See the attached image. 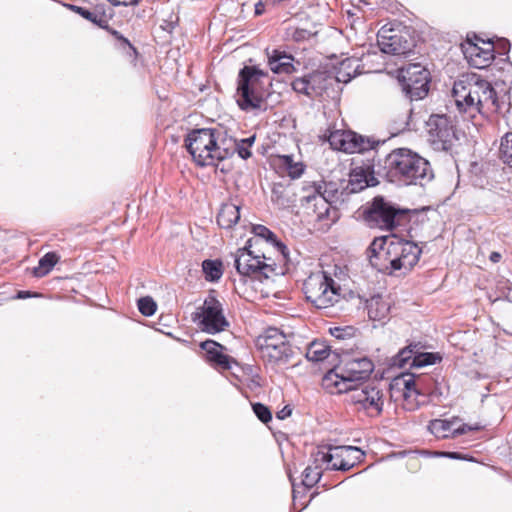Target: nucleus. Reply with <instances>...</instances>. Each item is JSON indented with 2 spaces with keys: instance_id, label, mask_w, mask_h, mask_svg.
I'll use <instances>...</instances> for the list:
<instances>
[{
  "instance_id": "nucleus-36",
  "label": "nucleus",
  "mask_w": 512,
  "mask_h": 512,
  "mask_svg": "<svg viewBox=\"0 0 512 512\" xmlns=\"http://www.w3.org/2000/svg\"><path fill=\"white\" fill-rule=\"evenodd\" d=\"M202 270L207 281H218L223 274L222 262L219 260H204Z\"/></svg>"
},
{
  "instance_id": "nucleus-17",
  "label": "nucleus",
  "mask_w": 512,
  "mask_h": 512,
  "mask_svg": "<svg viewBox=\"0 0 512 512\" xmlns=\"http://www.w3.org/2000/svg\"><path fill=\"white\" fill-rule=\"evenodd\" d=\"M324 190L322 197H318L315 202L307 205L306 212L311 215L315 221L325 222V225L334 223L339 215L334 204L339 200L342 192L340 185H329Z\"/></svg>"
},
{
  "instance_id": "nucleus-2",
  "label": "nucleus",
  "mask_w": 512,
  "mask_h": 512,
  "mask_svg": "<svg viewBox=\"0 0 512 512\" xmlns=\"http://www.w3.org/2000/svg\"><path fill=\"white\" fill-rule=\"evenodd\" d=\"M459 111L474 115L498 112L501 102L491 83L475 73L461 75L453 85Z\"/></svg>"
},
{
  "instance_id": "nucleus-19",
  "label": "nucleus",
  "mask_w": 512,
  "mask_h": 512,
  "mask_svg": "<svg viewBox=\"0 0 512 512\" xmlns=\"http://www.w3.org/2000/svg\"><path fill=\"white\" fill-rule=\"evenodd\" d=\"M428 429L435 437L447 439L455 438L469 431H478L481 426L479 424H461L459 417H452L450 419H434L430 421Z\"/></svg>"
},
{
  "instance_id": "nucleus-27",
  "label": "nucleus",
  "mask_w": 512,
  "mask_h": 512,
  "mask_svg": "<svg viewBox=\"0 0 512 512\" xmlns=\"http://www.w3.org/2000/svg\"><path fill=\"white\" fill-rule=\"evenodd\" d=\"M240 219V207L237 204L227 202L221 205L217 215V223L220 227L230 229Z\"/></svg>"
},
{
  "instance_id": "nucleus-45",
  "label": "nucleus",
  "mask_w": 512,
  "mask_h": 512,
  "mask_svg": "<svg viewBox=\"0 0 512 512\" xmlns=\"http://www.w3.org/2000/svg\"><path fill=\"white\" fill-rule=\"evenodd\" d=\"M287 171L292 178H298L302 175L304 168L301 163H294L292 166H288Z\"/></svg>"
},
{
  "instance_id": "nucleus-14",
  "label": "nucleus",
  "mask_w": 512,
  "mask_h": 512,
  "mask_svg": "<svg viewBox=\"0 0 512 512\" xmlns=\"http://www.w3.org/2000/svg\"><path fill=\"white\" fill-rule=\"evenodd\" d=\"M361 456V450L354 446L318 448L313 454L315 463L325 464L326 469L342 471L350 470Z\"/></svg>"
},
{
  "instance_id": "nucleus-40",
  "label": "nucleus",
  "mask_w": 512,
  "mask_h": 512,
  "mask_svg": "<svg viewBox=\"0 0 512 512\" xmlns=\"http://www.w3.org/2000/svg\"><path fill=\"white\" fill-rule=\"evenodd\" d=\"M414 356V351L411 349V347H405L400 350L396 356L393 357L392 365L399 368H405L406 365L411 364Z\"/></svg>"
},
{
  "instance_id": "nucleus-43",
  "label": "nucleus",
  "mask_w": 512,
  "mask_h": 512,
  "mask_svg": "<svg viewBox=\"0 0 512 512\" xmlns=\"http://www.w3.org/2000/svg\"><path fill=\"white\" fill-rule=\"evenodd\" d=\"M291 85L294 91L312 97V92L309 87L310 85L307 75L294 79Z\"/></svg>"
},
{
  "instance_id": "nucleus-8",
  "label": "nucleus",
  "mask_w": 512,
  "mask_h": 512,
  "mask_svg": "<svg viewBox=\"0 0 512 512\" xmlns=\"http://www.w3.org/2000/svg\"><path fill=\"white\" fill-rule=\"evenodd\" d=\"M247 246L238 249L235 254V268L237 272L244 277L262 281L268 279L271 275H276V264L265 253L259 254L252 250V240L247 242Z\"/></svg>"
},
{
  "instance_id": "nucleus-38",
  "label": "nucleus",
  "mask_w": 512,
  "mask_h": 512,
  "mask_svg": "<svg viewBox=\"0 0 512 512\" xmlns=\"http://www.w3.org/2000/svg\"><path fill=\"white\" fill-rule=\"evenodd\" d=\"M441 356L438 353H418L414 356L410 366L411 367H423L427 365L435 364L441 361Z\"/></svg>"
},
{
  "instance_id": "nucleus-48",
  "label": "nucleus",
  "mask_w": 512,
  "mask_h": 512,
  "mask_svg": "<svg viewBox=\"0 0 512 512\" xmlns=\"http://www.w3.org/2000/svg\"><path fill=\"white\" fill-rule=\"evenodd\" d=\"M442 455L451 459H464L463 455L458 452H443Z\"/></svg>"
},
{
  "instance_id": "nucleus-39",
  "label": "nucleus",
  "mask_w": 512,
  "mask_h": 512,
  "mask_svg": "<svg viewBox=\"0 0 512 512\" xmlns=\"http://www.w3.org/2000/svg\"><path fill=\"white\" fill-rule=\"evenodd\" d=\"M286 39L295 42H302L308 40L312 36V32L295 26H288L285 32Z\"/></svg>"
},
{
  "instance_id": "nucleus-4",
  "label": "nucleus",
  "mask_w": 512,
  "mask_h": 512,
  "mask_svg": "<svg viewBox=\"0 0 512 512\" xmlns=\"http://www.w3.org/2000/svg\"><path fill=\"white\" fill-rule=\"evenodd\" d=\"M185 146L199 166H214L229 155L221 129H194L187 134Z\"/></svg>"
},
{
  "instance_id": "nucleus-42",
  "label": "nucleus",
  "mask_w": 512,
  "mask_h": 512,
  "mask_svg": "<svg viewBox=\"0 0 512 512\" xmlns=\"http://www.w3.org/2000/svg\"><path fill=\"white\" fill-rule=\"evenodd\" d=\"M156 302L149 296L138 300V309L144 316H152L156 312Z\"/></svg>"
},
{
  "instance_id": "nucleus-31",
  "label": "nucleus",
  "mask_w": 512,
  "mask_h": 512,
  "mask_svg": "<svg viewBox=\"0 0 512 512\" xmlns=\"http://www.w3.org/2000/svg\"><path fill=\"white\" fill-rule=\"evenodd\" d=\"M256 236L264 239L267 243H270L277 251L281 254L283 259L286 258L287 247L280 241L277 240L276 235L263 225H256L253 228Z\"/></svg>"
},
{
  "instance_id": "nucleus-53",
  "label": "nucleus",
  "mask_w": 512,
  "mask_h": 512,
  "mask_svg": "<svg viewBox=\"0 0 512 512\" xmlns=\"http://www.w3.org/2000/svg\"><path fill=\"white\" fill-rule=\"evenodd\" d=\"M291 414V410L290 409H287V407H285L283 410H281L279 413H278V417L280 419H284L286 416L290 415Z\"/></svg>"
},
{
  "instance_id": "nucleus-55",
  "label": "nucleus",
  "mask_w": 512,
  "mask_h": 512,
  "mask_svg": "<svg viewBox=\"0 0 512 512\" xmlns=\"http://www.w3.org/2000/svg\"><path fill=\"white\" fill-rule=\"evenodd\" d=\"M340 331H341V329L335 328V330H334V332H332V334L339 338V337H341Z\"/></svg>"
},
{
  "instance_id": "nucleus-32",
  "label": "nucleus",
  "mask_w": 512,
  "mask_h": 512,
  "mask_svg": "<svg viewBox=\"0 0 512 512\" xmlns=\"http://www.w3.org/2000/svg\"><path fill=\"white\" fill-rule=\"evenodd\" d=\"M271 201L279 208H286L292 203L290 189L282 183H275L271 190Z\"/></svg>"
},
{
  "instance_id": "nucleus-37",
  "label": "nucleus",
  "mask_w": 512,
  "mask_h": 512,
  "mask_svg": "<svg viewBox=\"0 0 512 512\" xmlns=\"http://www.w3.org/2000/svg\"><path fill=\"white\" fill-rule=\"evenodd\" d=\"M499 156L504 164L512 168V132L502 137Z\"/></svg>"
},
{
  "instance_id": "nucleus-26",
  "label": "nucleus",
  "mask_w": 512,
  "mask_h": 512,
  "mask_svg": "<svg viewBox=\"0 0 512 512\" xmlns=\"http://www.w3.org/2000/svg\"><path fill=\"white\" fill-rule=\"evenodd\" d=\"M68 8L96 26L102 29L108 28V20L106 18L105 11L101 7L96 6L93 9H87L81 6L69 4Z\"/></svg>"
},
{
  "instance_id": "nucleus-3",
  "label": "nucleus",
  "mask_w": 512,
  "mask_h": 512,
  "mask_svg": "<svg viewBox=\"0 0 512 512\" xmlns=\"http://www.w3.org/2000/svg\"><path fill=\"white\" fill-rule=\"evenodd\" d=\"M422 250L417 244L398 237L375 238L368 247L370 264L378 270L409 271L419 261Z\"/></svg>"
},
{
  "instance_id": "nucleus-33",
  "label": "nucleus",
  "mask_w": 512,
  "mask_h": 512,
  "mask_svg": "<svg viewBox=\"0 0 512 512\" xmlns=\"http://www.w3.org/2000/svg\"><path fill=\"white\" fill-rule=\"evenodd\" d=\"M330 354V348L324 342L313 341L306 349V358L309 361L319 362L326 359Z\"/></svg>"
},
{
  "instance_id": "nucleus-10",
  "label": "nucleus",
  "mask_w": 512,
  "mask_h": 512,
  "mask_svg": "<svg viewBox=\"0 0 512 512\" xmlns=\"http://www.w3.org/2000/svg\"><path fill=\"white\" fill-rule=\"evenodd\" d=\"M408 212L407 209H401L383 197H375L371 207L365 212V219L372 226L392 230L407 220Z\"/></svg>"
},
{
  "instance_id": "nucleus-29",
  "label": "nucleus",
  "mask_w": 512,
  "mask_h": 512,
  "mask_svg": "<svg viewBox=\"0 0 512 512\" xmlns=\"http://www.w3.org/2000/svg\"><path fill=\"white\" fill-rule=\"evenodd\" d=\"M359 69L358 61L354 58H346L340 62L337 70L335 79L338 82L347 83L354 78Z\"/></svg>"
},
{
  "instance_id": "nucleus-52",
  "label": "nucleus",
  "mask_w": 512,
  "mask_h": 512,
  "mask_svg": "<svg viewBox=\"0 0 512 512\" xmlns=\"http://www.w3.org/2000/svg\"><path fill=\"white\" fill-rule=\"evenodd\" d=\"M501 259V254L498 252H492L490 255V260L494 263L499 262Z\"/></svg>"
},
{
  "instance_id": "nucleus-9",
  "label": "nucleus",
  "mask_w": 512,
  "mask_h": 512,
  "mask_svg": "<svg viewBox=\"0 0 512 512\" xmlns=\"http://www.w3.org/2000/svg\"><path fill=\"white\" fill-rule=\"evenodd\" d=\"M256 347L261 357L269 363H286L294 355V350L286 336L277 328H268L256 339Z\"/></svg>"
},
{
  "instance_id": "nucleus-46",
  "label": "nucleus",
  "mask_w": 512,
  "mask_h": 512,
  "mask_svg": "<svg viewBox=\"0 0 512 512\" xmlns=\"http://www.w3.org/2000/svg\"><path fill=\"white\" fill-rule=\"evenodd\" d=\"M106 30H108L117 40L121 41L123 45L128 46L129 48H132V45L129 42V40L127 38H125L122 34H120V32H118L117 30L111 29L109 26Z\"/></svg>"
},
{
  "instance_id": "nucleus-18",
  "label": "nucleus",
  "mask_w": 512,
  "mask_h": 512,
  "mask_svg": "<svg viewBox=\"0 0 512 512\" xmlns=\"http://www.w3.org/2000/svg\"><path fill=\"white\" fill-rule=\"evenodd\" d=\"M377 44L383 53L404 55L411 51L407 34L399 29L382 27L377 34Z\"/></svg>"
},
{
  "instance_id": "nucleus-16",
  "label": "nucleus",
  "mask_w": 512,
  "mask_h": 512,
  "mask_svg": "<svg viewBox=\"0 0 512 512\" xmlns=\"http://www.w3.org/2000/svg\"><path fill=\"white\" fill-rule=\"evenodd\" d=\"M334 150L345 153H363L374 146L370 138L359 135L351 130L328 128L323 135Z\"/></svg>"
},
{
  "instance_id": "nucleus-28",
  "label": "nucleus",
  "mask_w": 512,
  "mask_h": 512,
  "mask_svg": "<svg viewBox=\"0 0 512 512\" xmlns=\"http://www.w3.org/2000/svg\"><path fill=\"white\" fill-rule=\"evenodd\" d=\"M307 76L312 96L321 95L333 81V78L325 71H314Z\"/></svg>"
},
{
  "instance_id": "nucleus-5",
  "label": "nucleus",
  "mask_w": 512,
  "mask_h": 512,
  "mask_svg": "<svg viewBox=\"0 0 512 512\" xmlns=\"http://www.w3.org/2000/svg\"><path fill=\"white\" fill-rule=\"evenodd\" d=\"M330 370L323 378V386L330 393H347L355 382L363 380L373 372L374 364L366 356L349 357L343 361V366Z\"/></svg>"
},
{
  "instance_id": "nucleus-51",
  "label": "nucleus",
  "mask_w": 512,
  "mask_h": 512,
  "mask_svg": "<svg viewBox=\"0 0 512 512\" xmlns=\"http://www.w3.org/2000/svg\"><path fill=\"white\" fill-rule=\"evenodd\" d=\"M282 161L287 169H288V166H292L294 164L291 156H283Z\"/></svg>"
},
{
  "instance_id": "nucleus-47",
  "label": "nucleus",
  "mask_w": 512,
  "mask_h": 512,
  "mask_svg": "<svg viewBox=\"0 0 512 512\" xmlns=\"http://www.w3.org/2000/svg\"><path fill=\"white\" fill-rule=\"evenodd\" d=\"M114 6H134L138 4V0H108Z\"/></svg>"
},
{
  "instance_id": "nucleus-50",
  "label": "nucleus",
  "mask_w": 512,
  "mask_h": 512,
  "mask_svg": "<svg viewBox=\"0 0 512 512\" xmlns=\"http://www.w3.org/2000/svg\"><path fill=\"white\" fill-rule=\"evenodd\" d=\"M410 113H411V110L408 109L407 112H406V116L404 117V119L402 120L401 122V130L405 129L407 126H408V119L410 117Z\"/></svg>"
},
{
  "instance_id": "nucleus-21",
  "label": "nucleus",
  "mask_w": 512,
  "mask_h": 512,
  "mask_svg": "<svg viewBox=\"0 0 512 512\" xmlns=\"http://www.w3.org/2000/svg\"><path fill=\"white\" fill-rule=\"evenodd\" d=\"M200 347L205 351L206 360L217 370L226 371L231 369L232 358L223 353L224 347L213 341L201 342Z\"/></svg>"
},
{
  "instance_id": "nucleus-23",
  "label": "nucleus",
  "mask_w": 512,
  "mask_h": 512,
  "mask_svg": "<svg viewBox=\"0 0 512 512\" xmlns=\"http://www.w3.org/2000/svg\"><path fill=\"white\" fill-rule=\"evenodd\" d=\"M377 183L373 175H370L364 168L359 167L353 169L350 173L346 189H348L350 193H357L368 186H375Z\"/></svg>"
},
{
  "instance_id": "nucleus-56",
  "label": "nucleus",
  "mask_w": 512,
  "mask_h": 512,
  "mask_svg": "<svg viewBox=\"0 0 512 512\" xmlns=\"http://www.w3.org/2000/svg\"><path fill=\"white\" fill-rule=\"evenodd\" d=\"M296 492H297V491H296V489L294 488V489H293V497H294V498H296Z\"/></svg>"
},
{
  "instance_id": "nucleus-7",
  "label": "nucleus",
  "mask_w": 512,
  "mask_h": 512,
  "mask_svg": "<svg viewBox=\"0 0 512 512\" xmlns=\"http://www.w3.org/2000/svg\"><path fill=\"white\" fill-rule=\"evenodd\" d=\"M308 301L319 309L333 306L341 296V286L327 271L311 274L304 282Z\"/></svg>"
},
{
  "instance_id": "nucleus-15",
  "label": "nucleus",
  "mask_w": 512,
  "mask_h": 512,
  "mask_svg": "<svg viewBox=\"0 0 512 512\" xmlns=\"http://www.w3.org/2000/svg\"><path fill=\"white\" fill-rule=\"evenodd\" d=\"M349 401L364 410L371 417L379 416L383 411L384 393L374 383L355 385L347 391Z\"/></svg>"
},
{
  "instance_id": "nucleus-12",
  "label": "nucleus",
  "mask_w": 512,
  "mask_h": 512,
  "mask_svg": "<svg viewBox=\"0 0 512 512\" xmlns=\"http://www.w3.org/2000/svg\"><path fill=\"white\" fill-rule=\"evenodd\" d=\"M427 140L436 151H449L457 141L455 126L447 115L432 114L426 121Z\"/></svg>"
},
{
  "instance_id": "nucleus-54",
  "label": "nucleus",
  "mask_w": 512,
  "mask_h": 512,
  "mask_svg": "<svg viewBox=\"0 0 512 512\" xmlns=\"http://www.w3.org/2000/svg\"><path fill=\"white\" fill-rule=\"evenodd\" d=\"M29 296H30V293L27 292V291H20L17 294V298H19V299H24V298H27Z\"/></svg>"
},
{
  "instance_id": "nucleus-11",
  "label": "nucleus",
  "mask_w": 512,
  "mask_h": 512,
  "mask_svg": "<svg viewBox=\"0 0 512 512\" xmlns=\"http://www.w3.org/2000/svg\"><path fill=\"white\" fill-rule=\"evenodd\" d=\"M193 320L198 322L199 328L206 333H220L229 327L222 303L216 298L214 291L205 298L202 306L194 313Z\"/></svg>"
},
{
  "instance_id": "nucleus-24",
  "label": "nucleus",
  "mask_w": 512,
  "mask_h": 512,
  "mask_svg": "<svg viewBox=\"0 0 512 512\" xmlns=\"http://www.w3.org/2000/svg\"><path fill=\"white\" fill-rule=\"evenodd\" d=\"M268 64L271 71L276 74H290L294 71L293 57L278 50L268 54Z\"/></svg>"
},
{
  "instance_id": "nucleus-49",
  "label": "nucleus",
  "mask_w": 512,
  "mask_h": 512,
  "mask_svg": "<svg viewBox=\"0 0 512 512\" xmlns=\"http://www.w3.org/2000/svg\"><path fill=\"white\" fill-rule=\"evenodd\" d=\"M264 9H265V6L261 1H259L255 4V14L256 15H258V16L262 15L264 12Z\"/></svg>"
},
{
  "instance_id": "nucleus-35",
  "label": "nucleus",
  "mask_w": 512,
  "mask_h": 512,
  "mask_svg": "<svg viewBox=\"0 0 512 512\" xmlns=\"http://www.w3.org/2000/svg\"><path fill=\"white\" fill-rule=\"evenodd\" d=\"M313 463L314 465L307 466L302 474V484L306 488L313 487L320 480L322 476V467L325 466V464H317L315 461Z\"/></svg>"
},
{
  "instance_id": "nucleus-41",
  "label": "nucleus",
  "mask_w": 512,
  "mask_h": 512,
  "mask_svg": "<svg viewBox=\"0 0 512 512\" xmlns=\"http://www.w3.org/2000/svg\"><path fill=\"white\" fill-rule=\"evenodd\" d=\"M255 139H256V136L252 135L248 138L236 141L235 149H236L239 157H241L242 159H245V160L251 157L252 153L250 151V148L254 144Z\"/></svg>"
},
{
  "instance_id": "nucleus-22",
  "label": "nucleus",
  "mask_w": 512,
  "mask_h": 512,
  "mask_svg": "<svg viewBox=\"0 0 512 512\" xmlns=\"http://www.w3.org/2000/svg\"><path fill=\"white\" fill-rule=\"evenodd\" d=\"M329 185H339V183L334 181H325L324 179L320 178L318 180H312V181H304L302 183V197H301V203L304 208L307 207V205H310L311 203L315 202L318 197H322V194H324V190H327L326 188Z\"/></svg>"
},
{
  "instance_id": "nucleus-1",
  "label": "nucleus",
  "mask_w": 512,
  "mask_h": 512,
  "mask_svg": "<svg viewBox=\"0 0 512 512\" xmlns=\"http://www.w3.org/2000/svg\"><path fill=\"white\" fill-rule=\"evenodd\" d=\"M377 174L405 186H423L434 177L429 161L408 148H397L386 155L378 165Z\"/></svg>"
},
{
  "instance_id": "nucleus-20",
  "label": "nucleus",
  "mask_w": 512,
  "mask_h": 512,
  "mask_svg": "<svg viewBox=\"0 0 512 512\" xmlns=\"http://www.w3.org/2000/svg\"><path fill=\"white\" fill-rule=\"evenodd\" d=\"M482 45L478 42L468 40L463 45V53L468 59L469 63L478 68L483 69L488 67L494 60V46L491 41H481Z\"/></svg>"
},
{
  "instance_id": "nucleus-44",
  "label": "nucleus",
  "mask_w": 512,
  "mask_h": 512,
  "mask_svg": "<svg viewBox=\"0 0 512 512\" xmlns=\"http://www.w3.org/2000/svg\"><path fill=\"white\" fill-rule=\"evenodd\" d=\"M253 411L263 423H267L272 419L270 410L261 403H255L253 405Z\"/></svg>"
},
{
  "instance_id": "nucleus-13",
  "label": "nucleus",
  "mask_w": 512,
  "mask_h": 512,
  "mask_svg": "<svg viewBox=\"0 0 512 512\" xmlns=\"http://www.w3.org/2000/svg\"><path fill=\"white\" fill-rule=\"evenodd\" d=\"M398 80L403 92L411 101L423 99L428 94L430 73L418 63L400 68Z\"/></svg>"
},
{
  "instance_id": "nucleus-34",
  "label": "nucleus",
  "mask_w": 512,
  "mask_h": 512,
  "mask_svg": "<svg viewBox=\"0 0 512 512\" xmlns=\"http://www.w3.org/2000/svg\"><path fill=\"white\" fill-rule=\"evenodd\" d=\"M60 257L55 252H48L38 262V266L33 269V275L43 277L47 275L57 264Z\"/></svg>"
},
{
  "instance_id": "nucleus-25",
  "label": "nucleus",
  "mask_w": 512,
  "mask_h": 512,
  "mask_svg": "<svg viewBox=\"0 0 512 512\" xmlns=\"http://www.w3.org/2000/svg\"><path fill=\"white\" fill-rule=\"evenodd\" d=\"M432 381V378L409 375L403 379V397L405 400L417 396L419 394H428L430 389L426 387V382Z\"/></svg>"
},
{
  "instance_id": "nucleus-30",
  "label": "nucleus",
  "mask_w": 512,
  "mask_h": 512,
  "mask_svg": "<svg viewBox=\"0 0 512 512\" xmlns=\"http://www.w3.org/2000/svg\"><path fill=\"white\" fill-rule=\"evenodd\" d=\"M367 309L369 318L372 320H382L385 318L390 310L389 304L380 296L372 297L367 302Z\"/></svg>"
},
{
  "instance_id": "nucleus-6",
  "label": "nucleus",
  "mask_w": 512,
  "mask_h": 512,
  "mask_svg": "<svg viewBox=\"0 0 512 512\" xmlns=\"http://www.w3.org/2000/svg\"><path fill=\"white\" fill-rule=\"evenodd\" d=\"M268 75L257 66H245L239 72L237 103L241 109L251 111L261 108L264 103Z\"/></svg>"
}]
</instances>
